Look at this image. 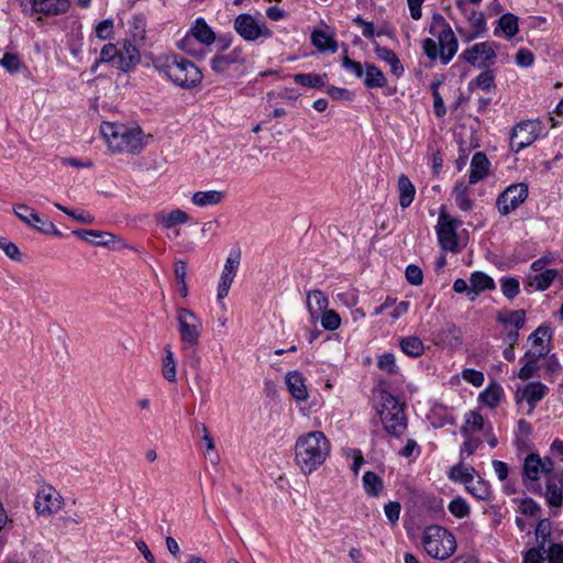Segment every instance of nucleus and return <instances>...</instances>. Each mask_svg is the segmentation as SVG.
Segmentation results:
<instances>
[{
    "label": "nucleus",
    "mask_w": 563,
    "mask_h": 563,
    "mask_svg": "<svg viewBox=\"0 0 563 563\" xmlns=\"http://www.w3.org/2000/svg\"><path fill=\"white\" fill-rule=\"evenodd\" d=\"M331 444L321 431H310L298 437L295 443V462L302 474L317 471L328 459Z\"/></svg>",
    "instance_id": "1"
},
{
    "label": "nucleus",
    "mask_w": 563,
    "mask_h": 563,
    "mask_svg": "<svg viewBox=\"0 0 563 563\" xmlns=\"http://www.w3.org/2000/svg\"><path fill=\"white\" fill-rule=\"evenodd\" d=\"M101 134L112 153H141L147 144L150 135L137 125L103 122L100 126Z\"/></svg>",
    "instance_id": "2"
},
{
    "label": "nucleus",
    "mask_w": 563,
    "mask_h": 563,
    "mask_svg": "<svg viewBox=\"0 0 563 563\" xmlns=\"http://www.w3.org/2000/svg\"><path fill=\"white\" fill-rule=\"evenodd\" d=\"M430 33L437 38H426L422 43L424 54L435 60L438 57L442 64L451 62L459 48L457 38L449 23L441 14H434L430 25Z\"/></svg>",
    "instance_id": "3"
},
{
    "label": "nucleus",
    "mask_w": 563,
    "mask_h": 563,
    "mask_svg": "<svg viewBox=\"0 0 563 563\" xmlns=\"http://www.w3.org/2000/svg\"><path fill=\"white\" fill-rule=\"evenodd\" d=\"M378 397L379 408L377 412L384 430L394 438H400L407 429V418L402 405L386 390H380Z\"/></svg>",
    "instance_id": "4"
},
{
    "label": "nucleus",
    "mask_w": 563,
    "mask_h": 563,
    "mask_svg": "<svg viewBox=\"0 0 563 563\" xmlns=\"http://www.w3.org/2000/svg\"><path fill=\"white\" fill-rule=\"evenodd\" d=\"M422 544L428 555L441 561L449 559L456 550L455 537L445 528L437 525L424 529Z\"/></svg>",
    "instance_id": "5"
},
{
    "label": "nucleus",
    "mask_w": 563,
    "mask_h": 563,
    "mask_svg": "<svg viewBox=\"0 0 563 563\" xmlns=\"http://www.w3.org/2000/svg\"><path fill=\"white\" fill-rule=\"evenodd\" d=\"M234 31L247 42H254L261 37L268 38L273 32L266 26L265 22L256 19L249 13L239 14L233 22Z\"/></svg>",
    "instance_id": "6"
},
{
    "label": "nucleus",
    "mask_w": 563,
    "mask_h": 563,
    "mask_svg": "<svg viewBox=\"0 0 563 563\" xmlns=\"http://www.w3.org/2000/svg\"><path fill=\"white\" fill-rule=\"evenodd\" d=\"M201 331L202 321L196 313L186 308L178 309V332L186 347L198 344Z\"/></svg>",
    "instance_id": "7"
},
{
    "label": "nucleus",
    "mask_w": 563,
    "mask_h": 563,
    "mask_svg": "<svg viewBox=\"0 0 563 563\" xmlns=\"http://www.w3.org/2000/svg\"><path fill=\"white\" fill-rule=\"evenodd\" d=\"M542 132V122L540 120H527L518 123L511 132L510 148L518 153L525 147L531 145Z\"/></svg>",
    "instance_id": "8"
},
{
    "label": "nucleus",
    "mask_w": 563,
    "mask_h": 563,
    "mask_svg": "<svg viewBox=\"0 0 563 563\" xmlns=\"http://www.w3.org/2000/svg\"><path fill=\"white\" fill-rule=\"evenodd\" d=\"M528 197V186L523 183L508 186L496 200V207L501 216L515 211Z\"/></svg>",
    "instance_id": "9"
},
{
    "label": "nucleus",
    "mask_w": 563,
    "mask_h": 563,
    "mask_svg": "<svg viewBox=\"0 0 563 563\" xmlns=\"http://www.w3.org/2000/svg\"><path fill=\"white\" fill-rule=\"evenodd\" d=\"M461 225V221L452 218L445 212H441L437 224V234L441 247L449 252L457 250L456 229Z\"/></svg>",
    "instance_id": "10"
},
{
    "label": "nucleus",
    "mask_w": 563,
    "mask_h": 563,
    "mask_svg": "<svg viewBox=\"0 0 563 563\" xmlns=\"http://www.w3.org/2000/svg\"><path fill=\"white\" fill-rule=\"evenodd\" d=\"M495 57V45L494 43L488 42L476 43L473 46L464 49L460 55L461 59L477 67L492 65Z\"/></svg>",
    "instance_id": "11"
},
{
    "label": "nucleus",
    "mask_w": 563,
    "mask_h": 563,
    "mask_svg": "<svg viewBox=\"0 0 563 563\" xmlns=\"http://www.w3.org/2000/svg\"><path fill=\"white\" fill-rule=\"evenodd\" d=\"M62 505L60 495L52 486L40 489L34 501V508L38 516H52L59 511Z\"/></svg>",
    "instance_id": "12"
},
{
    "label": "nucleus",
    "mask_w": 563,
    "mask_h": 563,
    "mask_svg": "<svg viewBox=\"0 0 563 563\" xmlns=\"http://www.w3.org/2000/svg\"><path fill=\"white\" fill-rule=\"evenodd\" d=\"M16 217L30 227L42 233L60 235V232L52 221L41 218L40 214L26 205H19L14 209Z\"/></svg>",
    "instance_id": "13"
},
{
    "label": "nucleus",
    "mask_w": 563,
    "mask_h": 563,
    "mask_svg": "<svg viewBox=\"0 0 563 563\" xmlns=\"http://www.w3.org/2000/svg\"><path fill=\"white\" fill-rule=\"evenodd\" d=\"M241 254L239 251L231 252L227 257L224 267L222 269L220 280L218 284L217 299L222 301L229 294L231 285L236 276L240 266Z\"/></svg>",
    "instance_id": "14"
},
{
    "label": "nucleus",
    "mask_w": 563,
    "mask_h": 563,
    "mask_svg": "<svg viewBox=\"0 0 563 563\" xmlns=\"http://www.w3.org/2000/svg\"><path fill=\"white\" fill-rule=\"evenodd\" d=\"M245 63V55L241 47H235L228 54H216L210 59V68L219 75H225L232 65H242Z\"/></svg>",
    "instance_id": "15"
},
{
    "label": "nucleus",
    "mask_w": 563,
    "mask_h": 563,
    "mask_svg": "<svg viewBox=\"0 0 563 563\" xmlns=\"http://www.w3.org/2000/svg\"><path fill=\"white\" fill-rule=\"evenodd\" d=\"M140 59L141 55L136 44L130 40L118 43L117 69L128 73L139 64Z\"/></svg>",
    "instance_id": "16"
},
{
    "label": "nucleus",
    "mask_w": 563,
    "mask_h": 563,
    "mask_svg": "<svg viewBox=\"0 0 563 563\" xmlns=\"http://www.w3.org/2000/svg\"><path fill=\"white\" fill-rule=\"evenodd\" d=\"M202 73L192 62L178 60V86L194 88L201 84Z\"/></svg>",
    "instance_id": "17"
},
{
    "label": "nucleus",
    "mask_w": 563,
    "mask_h": 563,
    "mask_svg": "<svg viewBox=\"0 0 563 563\" xmlns=\"http://www.w3.org/2000/svg\"><path fill=\"white\" fill-rule=\"evenodd\" d=\"M549 352V347H540L537 350H530L526 352L523 356L525 364L518 372V377L521 380H528L529 378L533 377L539 369V360L548 355Z\"/></svg>",
    "instance_id": "18"
},
{
    "label": "nucleus",
    "mask_w": 563,
    "mask_h": 563,
    "mask_svg": "<svg viewBox=\"0 0 563 563\" xmlns=\"http://www.w3.org/2000/svg\"><path fill=\"white\" fill-rule=\"evenodd\" d=\"M188 31L190 35L196 37L199 44L210 46L216 43V32L208 25L203 18H197Z\"/></svg>",
    "instance_id": "19"
},
{
    "label": "nucleus",
    "mask_w": 563,
    "mask_h": 563,
    "mask_svg": "<svg viewBox=\"0 0 563 563\" xmlns=\"http://www.w3.org/2000/svg\"><path fill=\"white\" fill-rule=\"evenodd\" d=\"M285 380L289 394L297 401H305L308 399L309 394L301 373L297 371L289 372L287 373Z\"/></svg>",
    "instance_id": "20"
},
{
    "label": "nucleus",
    "mask_w": 563,
    "mask_h": 563,
    "mask_svg": "<svg viewBox=\"0 0 563 563\" xmlns=\"http://www.w3.org/2000/svg\"><path fill=\"white\" fill-rule=\"evenodd\" d=\"M489 170V162L483 152H476L471 161L468 184L474 185L483 180Z\"/></svg>",
    "instance_id": "21"
},
{
    "label": "nucleus",
    "mask_w": 563,
    "mask_h": 563,
    "mask_svg": "<svg viewBox=\"0 0 563 563\" xmlns=\"http://www.w3.org/2000/svg\"><path fill=\"white\" fill-rule=\"evenodd\" d=\"M307 309L312 321H317L320 314L328 309L329 300L320 290H310L306 297Z\"/></svg>",
    "instance_id": "22"
},
{
    "label": "nucleus",
    "mask_w": 563,
    "mask_h": 563,
    "mask_svg": "<svg viewBox=\"0 0 563 563\" xmlns=\"http://www.w3.org/2000/svg\"><path fill=\"white\" fill-rule=\"evenodd\" d=\"M547 393L548 387L544 384L540 382L529 383L522 389L517 391V400H527L531 406V409H533L536 404L540 401L547 395Z\"/></svg>",
    "instance_id": "23"
},
{
    "label": "nucleus",
    "mask_w": 563,
    "mask_h": 563,
    "mask_svg": "<svg viewBox=\"0 0 563 563\" xmlns=\"http://www.w3.org/2000/svg\"><path fill=\"white\" fill-rule=\"evenodd\" d=\"M32 7L34 11L48 15H57L64 13L69 8L68 0H33Z\"/></svg>",
    "instance_id": "24"
},
{
    "label": "nucleus",
    "mask_w": 563,
    "mask_h": 563,
    "mask_svg": "<svg viewBox=\"0 0 563 563\" xmlns=\"http://www.w3.org/2000/svg\"><path fill=\"white\" fill-rule=\"evenodd\" d=\"M476 470L471 465H465L463 460L460 463L450 467L448 472V477L452 482L462 483L466 486L470 482L475 478Z\"/></svg>",
    "instance_id": "25"
},
{
    "label": "nucleus",
    "mask_w": 563,
    "mask_h": 563,
    "mask_svg": "<svg viewBox=\"0 0 563 563\" xmlns=\"http://www.w3.org/2000/svg\"><path fill=\"white\" fill-rule=\"evenodd\" d=\"M397 190L399 195V205L402 209L408 208L416 196V187L408 178V176L401 174L398 177Z\"/></svg>",
    "instance_id": "26"
},
{
    "label": "nucleus",
    "mask_w": 563,
    "mask_h": 563,
    "mask_svg": "<svg viewBox=\"0 0 563 563\" xmlns=\"http://www.w3.org/2000/svg\"><path fill=\"white\" fill-rule=\"evenodd\" d=\"M376 56L390 66L391 73L398 78L404 74V67L394 51L374 42Z\"/></svg>",
    "instance_id": "27"
},
{
    "label": "nucleus",
    "mask_w": 563,
    "mask_h": 563,
    "mask_svg": "<svg viewBox=\"0 0 563 563\" xmlns=\"http://www.w3.org/2000/svg\"><path fill=\"white\" fill-rule=\"evenodd\" d=\"M225 197V192L221 190L196 191L191 201L195 206L203 208L220 205Z\"/></svg>",
    "instance_id": "28"
},
{
    "label": "nucleus",
    "mask_w": 563,
    "mask_h": 563,
    "mask_svg": "<svg viewBox=\"0 0 563 563\" xmlns=\"http://www.w3.org/2000/svg\"><path fill=\"white\" fill-rule=\"evenodd\" d=\"M558 276V271L555 269H547L540 274L534 276H530L526 284V288L530 290H540L543 291L550 287L552 282Z\"/></svg>",
    "instance_id": "29"
},
{
    "label": "nucleus",
    "mask_w": 563,
    "mask_h": 563,
    "mask_svg": "<svg viewBox=\"0 0 563 563\" xmlns=\"http://www.w3.org/2000/svg\"><path fill=\"white\" fill-rule=\"evenodd\" d=\"M470 283H471L470 294L474 295L471 298L472 300H474L475 297L477 295H479L481 292L495 288V283L493 280V278L483 272L472 273V275L470 277Z\"/></svg>",
    "instance_id": "30"
},
{
    "label": "nucleus",
    "mask_w": 563,
    "mask_h": 563,
    "mask_svg": "<svg viewBox=\"0 0 563 563\" xmlns=\"http://www.w3.org/2000/svg\"><path fill=\"white\" fill-rule=\"evenodd\" d=\"M485 419L478 410H470L464 416V423L461 428L462 435L473 434L484 430Z\"/></svg>",
    "instance_id": "31"
},
{
    "label": "nucleus",
    "mask_w": 563,
    "mask_h": 563,
    "mask_svg": "<svg viewBox=\"0 0 563 563\" xmlns=\"http://www.w3.org/2000/svg\"><path fill=\"white\" fill-rule=\"evenodd\" d=\"M364 85L367 88H383L387 85L384 73L374 64H365Z\"/></svg>",
    "instance_id": "32"
},
{
    "label": "nucleus",
    "mask_w": 563,
    "mask_h": 563,
    "mask_svg": "<svg viewBox=\"0 0 563 563\" xmlns=\"http://www.w3.org/2000/svg\"><path fill=\"white\" fill-rule=\"evenodd\" d=\"M74 234L88 243L102 246L111 243L114 238L111 233L96 230H76Z\"/></svg>",
    "instance_id": "33"
},
{
    "label": "nucleus",
    "mask_w": 563,
    "mask_h": 563,
    "mask_svg": "<svg viewBox=\"0 0 563 563\" xmlns=\"http://www.w3.org/2000/svg\"><path fill=\"white\" fill-rule=\"evenodd\" d=\"M497 321L505 325H512L515 329L519 330L525 325L526 312L522 309L514 311L503 310L498 312Z\"/></svg>",
    "instance_id": "34"
},
{
    "label": "nucleus",
    "mask_w": 563,
    "mask_h": 563,
    "mask_svg": "<svg viewBox=\"0 0 563 563\" xmlns=\"http://www.w3.org/2000/svg\"><path fill=\"white\" fill-rule=\"evenodd\" d=\"M541 473V457L536 453L527 455L523 463V476L532 482H537Z\"/></svg>",
    "instance_id": "35"
},
{
    "label": "nucleus",
    "mask_w": 563,
    "mask_h": 563,
    "mask_svg": "<svg viewBox=\"0 0 563 563\" xmlns=\"http://www.w3.org/2000/svg\"><path fill=\"white\" fill-rule=\"evenodd\" d=\"M296 84L308 87L320 89L325 87L328 82L327 74H296L294 75Z\"/></svg>",
    "instance_id": "36"
},
{
    "label": "nucleus",
    "mask_w": 563,
    "mask_h": 563,
    "mask_svg": "<svg viewBox=\"0 0 563 563\" xmlns=\"http://www.w3.org/2000/svg\"><path fill=\"white\" fill-rule=\"evenodd\" d=\"M201 45L202 44H199L194 35L189 34V31H187L185 36L178 43V47L183 52L200 59L205 58L206 56V51L201 47Z\"/></svg>",
    "instance_id": "37"
},
{
    "label": "nucleus",
    "mask_w": 563,
    "mask_h": 563,
    "mask_svg": "<svg viewBox=\"0 0 563 563\" xmlns=\"http://www.w3.org/2000/svg\"><path fill=\"white\" fill-rule=\"evenodd\" d=\"M401 351L410 357H419L424 353V344L420 338L410 335L399 342Z\"/></svg>",
    "instance_id": "38"
},
{
    "label": "nucleus",
    "mask_w": 563,
    "mask_h": 563,
    "mask_svg": "<svg viewBox=\"0 0 563 563\" xmlns=\"http://www.w3.org/2000/svg\"><path fill=\"white\" fill-rule=\"evenodd\" d=\"M128 32L134 43H142L145 40L146 20L143 15H134L128 22Z\"/></svg>",
    "instance_id": "39"
},
{
    "label": "nucleus",
    "mask_w": 563,
    "mask_h": 563,
    "mask_svg": "<svg viewBox=\"0 0 563 563\" xmlns=\"http://www.w3.org/2000/svg\"><path fill=\"white\" fill-rule=\"evenodd\" d=\"M545 498L551 507H561L563 504V484L559 486L553 477H548L545 483Z\"/></svg>",
    "instance_id": "40"
},
{
    "label": "nucleus",
    "mask_w": 563,
    "mask_h": 563,
    "mask_svg": "<svg viewBox=\"0 0 563 563\" xmlns=\"http://www.w3.org/2000/svg\"><path fill=\"white\" fill-rule=\"evenodd\" d=\"M456 206L463 210L468 211L473 207V201L470 198L468 188L463 181L455 184L452 192Z\"/></svg>",
    "instance_id": "41"
},
{
    "label": "nucleus",
    "mask_w": 563,
    "mask_h": 563,
    "mask_svg": "<svg viewBox=\"0 0 563 563\" xmlns=\"http://www.w3.org/2000/svg\"><path fill=\"white\" fill-rule=\"evenodd\" d=\"M363 487L368 496L377 497L384 488L383 479L374 472H365Z\"/></svg>",
    "instance_id": "42"
},
{
    "label": "nucleus",
    "mask_w": 563,
    "mask_h": 563,
    "mask_svg": "<svg viewBox=\"0 0 563 563\" xmlns=\"http://www.w3.org/2000/svg\"><path fill=\"white\" fill-rule=\"evenodd\" d=\"M465 488L472 496L479 500H488L492 495L488 482L481 477H478L476 481L474 478L465 486Z\"/></svg>",
    "instance_id": "43"
},
{
    "label": "nucleus",
    "mask_w": 563,
    "mask_h": 563,
    "mask_svg": "<svg viewBox=\"0 0 563 563\" xmlns=\"http://www.w3.org/2000/svg\"><path fill=\"white\" fill-rule=\"evenodd\" d=\"M311 42L316 48L322 52L330 51L334 53L338 48L336 41L323 31H313Z\"/></svg>",
    "instance_id": "44"
},
{
    "label": "nucleus",
    "mask_w": 563,
    "mask_h": 563,
    "mask_svg": "<svg viewBox=\"0 0 563 563\" xmlns=\"http://www.w3.org/2000/svg\"><path fill=\"white\" fill-rule=\"evenodd\" d=\"M153 64L159 74H163L167 79L174 81L173 69L176 66L175 55H159L154 59Z\"/></svg>",
    "instance_id": "45"
},
{
    "label": "nucleus",
    "mask_w": 563,
    "mask_h": 563,
    "mask_svg": "<svg viewBox=\"0 0 563 563\" xmlns=\"http://www.w3.org/2000/svg\"><path fill=\"white\" fill-rule=\"evenodd\" d=\"M165 357L162 361V374L168 382L176 379V363L174 361V353L172 344L165 346Z\"/></svg>",
    "instance_id": "46"
},
{
    "label": "nucleus",
    "mask_w": 563,
    "mask_h": 563,
    "mask_svg": "<svg viewBox=\"0 0 563 563\" xmlns=\"http://www.w3.org/2000/svg\"><path fill=\"white\" fill-rule=\"evenodd\" d=\"M117 59H118V44H106L100 51L99 59L96 60L95 65L91 67V71H96L100 64L111 63L113 67L117 68Z\"/></svg>",
    "instance_id": "47"
},
{
    "label": "nucleus",
    "mask_w": 563,
    "mask_h": 563,
    "mask_svg": "<svg viewBox=\"0 0 563 563\" xmlns=\"http://www.w3.org/2000/svg\"><path fill=\"white\" fill-rule=\"evenodd\" d=\"M503 388L499 385H489L483 393H481V400L490 408L498 406L503 397Z\"/></svg>",
    "instance_id": "48"
},
{
    "label": "nucleus",
    "mask_w": 563,
    "mask_h": 563,
    "mask_svg": "<svg viewBox=\"0 0 563 563\" xmlns=\"http://www.w3.org/2000/svg\"><path fill=\"white\" fill-rule=\"evenodd\" d=\"M498 24L508 38L514 37L518 32V18L511 13L504 14Z\"/></svg>",
    "instance_id": "49"
},
{
    "label": "nucleus",
    "mask_w": 563,
    "mask_h": 563,
    "mask_svg": "<svg viewBox=\"0 0 563 563\" xmlns=\"http://www.w3.org/2000/svg\"><path fill=\"white\" fill-rule=\"evenodd\" d=\"M377 367L388 375H396L399 373V367L396 364V357L393 353L382 354L378 357Z\"/></svg>",
    "instance_id": "50"
},
{
    "label": "nucleus",
    "mask_w": 563,
    "mask_h": 563,
    "mask_svg": "<svg viewBox=\"0 0 563 563\" xmlns=\"http://www.w3.org/2000/svg\"><path fill=\"white\" fill-rule=\"evenodd\" d=\"M321 325L329 331H334L341 325V317L338 312L331 309L323 311L320 317Z\"/></svg>",
    "instance_id": "51"
},
{
    "label": "nucleus",
    "mask_w": 563,
    "mask_h": 563,
    "mask_svg": "<svg viewBox=\"0 0 563 563\" xmlns=\"http://www.w3.org/2000/svg\"><path fill=\"white\" fill-rule=\"evenodd\" d=\"M449 511L456 518H465L470 514V506L466 500L460 496L453 498L449 506Z\"/></svg>",
    "instance_id": "52"
},
{
    "label": "nucleus",
    "mask_w": 563,
    "mask_h": 563,
    "mask_svg": "<svg viewBox=\"0 0 563 563\" xmlns=\"http://www.w3.org/2000/svg\"><path fill=\"white\" fill-rule=\"evenodd\" d=\"M476 86L481 88L482 90H489L495 86V77L492 70H484L482 71L474 81L470 82V89L473 88V86Z\"/></svg>",
    "instance_id": "53"
},
{
    "label": "nucleus",
    "mask_w": 563,
    "mask_h": 563,
    "mask_svg": "<svg viewBox=\"0 0 563 563\" xmlns=\"http://www.w3.org/2000/svg\"><path fill=\"white\" fill-rule=\"evenodd\" d=\"M465 438L463 444L460 449V457L464 460L465 456H471L482 444V440L478 438H473L472 434L463 435Z\"/></svg>",
    "instance_id": "54"
},
{
    "label": "nucleus",
    "mask_w": 563,
    "mask_h": 563,
    "mask_svg": "<svg viewBox=\"0 0 563 563\" xmlns=\"http://www.w3.org/2000/svg\"><path fill=\"white\" fill-rule=\"evenodd\" d=\"M544 338H551L550 329L547 327H539L534 332L529 335V341H531L533 350L540 347H548L544 344Z\"/></svg>",
    "instance_id": "55"
},
{
    "label": "nucleus",
    "mask_w": 563,
    "mask_h": 563,
    "mask_svg": "<svg viewBox=\"0 0 563 563\" xmlns=\"http://www.w3.org/2000/svg\"><path fill=\"white\" fill-rule=\"evenodd\" d=\"M0 65L3 68H5L10 74L18 73L22 67V63L19 56L12 53H5L0 59Z\"/></svg>",
    "instance_id": "56"
},
{
    "label": "nucleus",
    "mask_w": 563,
    "mask_h": 563,
    "mask_svg": "<svg viewBox=\"0 0 563 563\" xmlns=\"http://www.w3.org/2000/svg\"><path fill=\"white\" fill-rule=\"evenodd\" d=\"M500 287L503 295L508 299H514L519 294V282L516 278H503Z\"/></svg>",
    "instance_id": "57"
},
{
    "label": "nucleus",
    "mask_w": 563,
    "mask_h": 563,
    "mask_svg": "<svg viewBox=\"0 0 563 563\" xmlns=\"http://www.w3.org/2000/svg\"><path fill=\"white\" fill-rule=\"evenodd\" d=\"M342 67L352 73L356 78H361L364 75L365 67L360 62L351 59L346 54L342 58Z\"/></svg>",
    "instance_id": "58"
},
{
    "label": "nucleus",
    "mask_w": 563,
    "mask_h": 563,
    "mask_svg": "<svg viewBox=\"0 0 563 563\" xmlns=\"http://www.w3.org/2000/svg\"><path fill=\"white\" fill-rule=\"evenodd\" d=\"M536 537L537 539L541 538V542L538 548L544 549L545 542L551 534V525L547 519H542L538 522L536 527Z\"/></svg>",
    "instance_id": "59"
},
{
    "label": "nucleus",
    "mask_w": 563,
    "mask_h": 563,
    "mask_svg": "<svg viewBox=\"0 0 563 563\" xmlns=\"http://www.w3.org/2000/svg\"><path fill=\"white\" fill-rule=\"evenodd\" d=\"M0 249L10 260L21 261V253L19 247L14 243L9 242L3 236H0Z\"/></svg>",
    "instance_id": "60"
},
{
    "label": "nucleus",
    "mask_w": 563,
    "mask_h": 563,
    "mask_svg": "<svg viewBox=\"0 0 563 563\" xmlns=\"http://www.w3.org/2000/svg\"><path fill=\"white\" fill-rule=\"evenodd\" d=\"M462 378L475 387H481L485 380L482 372L472 368H465L462 372Z\"/></svg>",
    "instance_id": "61"
},
{
    "label": "nucleus",
    "mask_w": 563,
    "mask_h": 563,
    "mask_svg": "<svg viewBox=\"0 0 563 563\" xmlns=\"http://www.w3.org/2000/svg\"><path fill=\"white\" fill-rule=\"evenodd\" d=\"M96 36L100 40H108L113 33V21L110 19L99 22L96 26Z\"/></svg>",
    "instance_id": "62"
},
{
    "label": "nucleus",
    "mask_w": 563,
    "mask_h": 563,
    "mask_svg": "<svg viewBox=\"0 0 563 563\" xmlns=\"http://www.w3.org/2000/svg\"><path fill=\"white\" fill-rule=\"evenodd\" d=\"M544 549L532 548L523 554V563H544Z\"/></svg>",
    "instance_id": "63"
},
{
    "label": "nucleus",
    "mask_w": 563,
    "mask_h": 563,
    "mask_svg": "<svg viewBox=\"0 0 563 563\" xmlns=\"http://www.w3.org/2000/svg\"><path fill=\"white\" fill-rule=\"evenodd\" d=\"M549 563H563V547L554 543L548 550Z\"/></svg>",
    "instance_id": "64"
}]
</instances>
